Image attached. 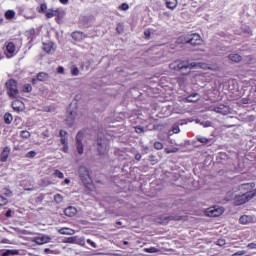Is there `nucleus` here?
I'll use <instances>...</instances> for the list:
<instances>
[{
  "instance_id": "39",
  "label": "nucleus",
  "mask_w": 256,
  "mask_h": 256,
  "mask_svg": "<svg viewBox=\"0 0 256 256\" xmlns=\"http://www.w3.org/2000/svg\"><path fill=\"white\" fill-rule=\"evenodd\" d=\"M71 73H72V75H73L74 77H77V75H79V68L73 67V68L71 69Z\"/></svg>"
},
{
  "instance_id": "31",
  "label": "nucleus",
  "mask_w": 256,
  "mask_h": 256,
  "mask_svg": "<svg viewBox=\"0 0 256 256\" xmlns=\"http://www.w3.org/2000/svg\"><path fill=\"white\" fill-rule=\"evenodd\" d=\"M48 11L47 9V4L43 3L40 5V7L38 8V13H46Z\"/></svg>"
},
{
  "instance_id": "58",
  "label": "nucleus",
  "mask_w": 256,
  "mask_h": 256,
  "mask_svg": "<svg viewBox=\"0 0 256 256\" xmlns=\"http://www.w3.org/2000/svg\"><path fill=\"white\" fill-rule=\"evenodd\" d=\"M28 35H35V29H31L27 32Z\"/></svg>"
},
{
  "instance_id": "57",
  "label": "nucleus",
  "mask_w": 256,
  "mask_h": 256,
  "mask_svg": "<svg viewBox=\"0 0 256 256\" xmlns=\"http://www.w3.org/2000/svg\"><path fill=\"white\" fill-rule=\"evenodd\" d=\"M57 71H58V73H63L65 71V68L60 66V67H58Z\"/></svg>"
},
{
  "instance_id": "36",
  "label": "nucleus",
  "mask_w": 256,
  "mask_h": 256,
  "mask_svg": "<svg viewBox=\"0 0 256 256\" xmlns=\"http://www.w3.org/2000/svg\"><path fill=\"white\" fill-rule=\"evenodd\" d=\"M55 203H63V196L61 194L54 195Z\"/></svg>"
},
{
  "instance_id": "54",
  "label": "nucleus",
  "mask_w": 256,
  "mask_h": 256,
  "mask_svg": "<svg viewBox=\"0 0 256 256\" xmlns=\"http://www.w3.org/2000/svg\"><path fill=\"white\" fill-rule=\"evenodd\" d=\"M173 133H179V131H181V129L179 128V126H176L172 129Z\"/></svg>"
},
{
  "instance_id": "14",
  "label": "nucleus",
  "mask_w": 256,
  "mask_h": 256,
  "mask_svg": "<svg viewBox=\"0 0 256 256\" xmlns=\"http://www.w3.org/2000/svg\"><path fill=\"white\" fill-rule=\"evenodd\" d=\"M12 108L14 109V111H17L19 113V111H23L25 109V104H23L21 100H14L12 102Z\"/></svg>"
},
{
  "instance_id": "64",
  "label": "nucleus",
  "mask_w": 256,
  "mask_h": 256,
  "mask_svg": "<svg viewBox=\"0 0 256 256\" xmlns=\"http://www.w3.org/2000/svg\"><path fill=\"white\" fill-rule=\"evenodd\" d=\"M244 103H248L246 99H243Z\"/></svg>"
},
{
  "instance_id": "48",
  "label": "nucleus",
  "mask_w": 256,
  "mask_h": 256,
  "mask_svg": "<svg viewBox=\"0 0 256 256\" xmlns=\"http://www.w3.org/2000/svg\"><path fill=\"white\" fill-rule=\"evenodd\" d=\"M63 153H68L69 151V144H64L62 148Z\"/></svg>"
},
{
  "instance_id": "19",
  "label": "nucleus",
  "mask_w": 256,
  "mask_h": 256,
  "mask_svg": "<svg viewBox=\"0 0 256 256\" xmlns=\"http://www.w3.org/2000/svg\"><path fill=\"white\" fill-rule=\"evenodd\" d=\"M42 49L46 53H53V51H55V47H54L53 42L43 43Z\"/></svg>"
},
{
  "instance_id": "35",
  "label": "nucleus",
  "mask_w": 256,
  "mask_h": 256,
  "mask_svg": "<svg viewBox=\"0 0 256 256\" xmlns=\"http://www.w3.org/2000/svg\"><path fill=\"white\" fill-rule=\"evenodd\" d=\"M61 235H72L73 234V230L67 229V228H63L60 230Z\"/></svg>"
},
{
  "instance_id": "45",
  "label": "nucleus",
  "mask_w": 256,
  "mask_h": 256,
  "mask_svg": "<svg viewBox=\"0 0 256 256\" xmlns=\"http://www.w3.org/2000/svg\"><path fill=\"white\" fill-rule=\"evenodd\" d=\"M3 205H7V200L5 199V197L0 195V207Z\"/></svg>"
},
{
  "instance_id": "42",
  "label": "nucleus",
  "mask_w": 256,
  "mask_h": 256,
  "mask_svg": "<svg viewBox=\"0 0 256 256\" xmlns=\"http://www.w3.org/2000/svg\"><path fill=\"white\" fill-rule=\"evenodd\" d=\"M119 9L121 11H127V9H129V4L123 3L122 5L119 6Z\"/></svg>"
},
{
  "instance_id": "16",
  "label": "nucleus",
  "mask_w": 256,
  "mask_h": 256,
  "mask_svg": "<svg viewBox=\"0 0 256 256\" xmlns=\"http://www.w3.org/2000/svg\"><path fill=\"white\" fill-rule=\"evenodd\" d=\"M64 214L67 217H75V215H77V208H75L73 206H69L68 208H66L64 210Z\"/></svg>"
},
{
  "instance_id": "21",
  "label": "nucleus",
  "mask_w": 256,
  "mask_h": 256,
  "mask_svg": "<svg viewBox=\"0 0 256 256\" xmlns=\"http://www.w3.org/2000/svg\"><path fill=\"white\" fill-rule=\"evenodd\" d=\"M252 221L253 217L249 215H243L239 218V223H241V225H248V223H251Z\"/></svg>"
},
{
  "instance_id": "63",
  "label": "nucleus",
  "mask_w": 256,
  "mask_h": 256,
  "mask_svg": "<svg viewBox=\"0 0 256 256\" xmlns=\"http://www.w3.org/2000/svg\"><path fill=\"white\" fill-rule=\"evenodd\" d=\"M26 19H34L35 17L34 16H25Z\"/></svg>"
},
{
  "instance_id": "47",
  "label": "nucleus",
  "mask_w": 256,
  "mask_h": 256,
  "mask_svg": "<svg viewBox=\"0 0 256 256\" xmlns=\"http://www.w3.org/2000/svg\"><path fill=\"white\" fill-rule=\"evenodd\" d=\"M117 155L119 157V161H123V159H125V154L121 151L117 152Z\"/></svg>"
},
{
  "instance_id": "62",
  "label": "nucleus",
  "mask_w": 256,
  "mask_h": 256,
  "mask_svg": "<svg viewBox=\"0 0 256 256\" xmlns=\"http://www.w3.org/2000/svg\"><path fill=\"white\" fill-rule=\"evenodd\" d=\"M44 253H51V249L46 248V249L44 250Z\"/></svg>"
},
{
  "instance_id": "6",
  "label": "nucleus",
  "mask_w": 256,
  "mask_h": 256,
  "mask_svg": "<svg viewBox=\"0 0 256 256\" xmlns=\"http://www.w3.org/2000/svg\"><path fill=\"white\" fill-rule=\"evenodd\" d=\"M188 45L199 47V45H203V38L197 33L189 34Z\"/></svg>"
},
{
  "instance_id": "22",
  "label": "nucleus",
  "mask_w": 256,
  "mask_h": 256,
  "mask_svg": "<svg viewBox=\"0 0 256 256\" xmlns=\"http://www.w3.org/2000/svg\"><path fill=\"white\" fill-rule=\"evenodd\" d=\"M177 5H179L177 0H166V7L172 11L177 8Z\"/></svg>"
},
{
  "instance_id": "34",
  "label": "nucleus",
  "mask_w": 256,
  "mask_h": 256,
  "mask_svg": "<svg viewBox=\"0 0 256 256\" xmlns=\"http://www.w3.org/2000/svg\"><path fill=\"white\" fill-rule=\"evenodd\" d=\"M2 195H5V197H11L13 193L11 192V190H9V188H4L2 189Z\"/></svg>"
},
{
  "instance_id": "32",
  "label": "nucleus",
  "mask_w": 256,
  "mask_h": 256,
  "mask_svg": "<svg viewBox=\"0 0 256 256\" xmlns=\"http://www.w3.org/2000/svg\"><path fill=\"white\" fill-rule=\"evenodd\" d=\"M148 161H150V163H152V165H156V163H159V160H157V156H155V155H150L148 158Z\"/></svg>"
},
{
  "instance_id": "51",
  "label": "nucleus",
  "mask_w": 256,
  "mask_h": 256,
  "mask_svg": "<svg viewBox=\"0 0 256 256\" xmlns=\"http://www.w3.org/2000/svg\"><path fill=\"white\" fill-rule=\"evenodd\" d=\"M217 245H219L220 247H223V245H225V240L219 239V240L217 241Z\"/></svg>"
},
{
  "instance_id": "25",
  "label": "nucleus",
  "mask_w": 256,
  "mask_h": 256,
  "mask_svg": "<svg viewBox=\"0 0 256 256\" xmlns=\"http://www.w3.org/2000/svg\"><path fill=\"white\" fill-rule=\"evenodd\" d=\"M19 255L18 250H6L2 253V256Z\"/></svg>"
},
{
  "instance_id": "27",
  "label": "nucleus",
  "mask_w": 256,
  "mask_h": 256,
  "mask_svg": "<svg viewBox=\"0 0 256 256\" xmlns=\"http://www.w3.org/2000/svg\"><path fill=\"white\" fill-rule=\"evenodd\" d=\"M6 19H13L15 17V11L14 10H7L5 12Z\"/></svg>"
},
{
  "instance_id": "15",
  "label": "nucleus",
  "mask_w": 256,
  "mask_h": 256,
  "mask_svg": "<svg viewBox=\"0 0 256 256\" xmlns=\"http://www.w3.org/2000/svg\"><path fill=\"white\" fill-rule=\"evenodd\" d=\"M59 13H61L59 11V9H56V10L55 9H48L45 12V17L47 19H53V17H57V15H59Z\"/></svg>"
},
{
  "instance_id": "18",
  "label": "nucleus",
  "mask_w": 256,
  "mask_h": 256,
  "mask_svg": "<svg viewBox=\"0 0 256 256\" xmlns=\"http://www.w3.org/2000/svg\"><path fill=\"white\" fill-rule=\"evenodd\" d=\"M87 36L80 31H76L72 33V39H74L75 41H83V39H86Z\"/></svg>"
},
{
  "instance_id": "60",
  "label": "nucleus",
  "mask_w": 256,
  "mask_h": 256,
  "mask_svg": "<svg viewBox=\"0 0 256 256\" xmlns=\"http://www.w3.org/2000/svg\"><path fill=\"white\" fill-rule=\"evenodd\" d=\"M60 3H62V5H67L69 3V0H60Z\"/></svg>"
},
{
  "instance_id": "3",
  "label": "nucleus",
  "mask_w": 256,
  "mask_h": 256,
  "mask_svg": "<svg viewBox=\"0 0 256 256\" xmlns=\"http://www.w3.org/2000/svg\"><path fill=\"white\" fill-rule=\"evenodd\" d=\"M6 88L8 89V95L10 97H19V90L17 89V81L11 79L6 82Z\"/></svg>"
},
{
  "instance_id": "5",
  "label": "nucleus",
  "mask_w": 256,
  "mask_h": 256,
  "mask_svg": "<svg viewBox=\"0 0 256 256\" xmlns=\"http://www.w3.org/2000/svg\"><path fill=\"white\" fill-rule=\"evenodd\" d=\"M4 54L6 55L7 59H11L17 55V47L15 43L8 42L5 46Z\"/></svg>"
},
{
  "instance_id": "37",
  "label": "nucleus",
  "mask_w": 256,
  "mask_h": 256,
  "mask_svg": "<svg viewBox=\"0 0 256 256\" xmlns=\"http://www.w3.org/2000/svg\"><path fill=\"white\" fill-rule=\"evenodd\" d=\"M154 149H156L157 151H161V149H163V143L157 141L154 143Z\"/></svg>"
},
{
  "instance_id": "7",
  "label": "nucleus",
  "mask_w": 256,
  "mask_h": 256,
  "mask_svg": "<svg viewBox=\"0 0 256 256\" xmlns=\"http://www.w3.org/2000/svg\"><path fill=\"white\" fill-rule=\"evenodd\" d=\"M109 151V140L102 139L98 140V153L105 155Z\"/></svg>"
},
{
  "instance_id": "8",
  "label": "nucleus",
  "mask_w": 256,
  "mask_h": 256,
  "mask_svg": "<svg viewBox=\"0 0 256 256\" xmlns=\"http://www.w3.org/2000/svg\"><path fill=\"white\" fill-rule=\"evenodd\" d=\"M33 243H36L37 245H45V243H50L51 242V237L45 235V234H40L32 239Z\"/></svg>"
},
{
  "instance_id": "23",
  "label": "nucleus",
  "mask_w": 256,
  "mask_h": 256,
  "mask_svg": "<svg viewBox=\"0 0 256 256\" xmlns=\"http://www.w3.org/2000/svg\"><path fill=\"white\" fill-rule=\"evenodd\" d=\"M195 97H199L198 93H194L186 97V102L187 103H197L199 101V98L195 99Z\"/></svg>"
},
{
  "instance_id": "2",
  "label": "nucleus",
  "mask_w": 256,
  "mask_h": 256,
  "mask_svg": "<svg viewBox=\"0 0 256 256\" xmlns=\"http://www.w3.org/2000/svg\"><path fill=\"white\" fill-rule=\"evenodd\" d=\"M255 197V194H252L251 192L244 193L242 195H236L234 198V205L239 207L240 205H245L248 201H251Z\"/></svg>"
},
{
  "instance_id": "56",
  "label": "nucleus",
  "mask_w": 256,
  "mask_h": 256,
  "mask_svg": "<svg viewBox=\"0 0 256 256\" xmlns=\"http://www.w3.org/2000/svg\"><path fill=\"white\" fill-rule=\"evenodd\" d=\"M59 14H56V17H63V15H65L64 11L59 10Z\"/></svg>"
},
{
  "instance_id": "38",
  "label": "nucleus",
  "mask_w": 256,
  "mask_h": 256,
  "mask_svg": "<svg viewBox=\"0 0 256 256\" xmlns=\"http://www.w3.org/2000/svg\"><path fill=\"white\" fill-rule=\"evenodd\" d=\"M54 176L58 177V179H63L65 177V174H63V172H60L59 170H55Z\"/></svg>"
},
{
  "instance_id": "17",
  "label": "nucleus",
  "mask_w": 256,
  "mask_h": 256,
  "mask_svg": "<svg viewBox=\"0 0 256 256\" xmlns=\"http://www.w3.org/2000/svg\"><path fill=\"white\" fill-rule=\"evenodd\" d=\"M176 43L178 45H189V34L182 35L177 38Z\"/></svg>"
},
{
  "instance_id": "33",
  "label": "nucleus",
  "mask_w": 256,
  "mask_h": 256,
  "mask_svg": "<svg viewBox=\"0 0 256 256\" xmlns=\"http://www.w3.org/2000/svg\"><path fill=\"white\" fill-rule=\"evenodd\" d=\"M23 91L24 93H31V91H33V87L31 86V84H25L23 86Z\"/></svg>"
},
{
  "instance_id": "20",
  "label": "nucleus",
  "mask_w": 256,
  "mask_h": 256,
  "mask_svg": "<svg viewBox=\"0 0 256 256\" xmlns=\"http://www.w3.org/2000/svg\"><path fill=\"white\" fill-rule=\"evenodd\" d=\"M228 59L230 61H233V63H241V61H243V56L239 55V54H229Z\"/></svg>"
},
{
  "instance_id": "55",
  "label": "nucleus",
  "mask_w": 256,
  "mask_h": 256,
  "mask_svg": "<svg viewBox=\"0 0 256 256\" xmlns=\"http://www.w3.org/2000/svg\"><path fill=\"white\" fill-rule=\"evenodd\" d=\"M135 159H136V161H141V154H140V153H137V154L135 155Z\"/></svg>"
},
{
  "instance_id": "46",
  "label": "nucleus",
  "mask_w": 256,
  "mask_h": 256,
  "mask_svg": "<svg viewBox=\"0 0 256 256\" xmlns=\"http://www.w3.org/2000/svg\"><path fill=\"white\" fill-rule=\"evenodd\" d=\"M37 155V152L35 151H29L27 154H26V157H30V158H33Z\"/></svg>"
},
{
  "instance_id": "41",
  "label": "nucleus",
  "mask_w": 256,
  "mask_h": 256,
  "mask_svg": "<svg viewBox=\"0 0 256 256\" xmlns=\"http://www.w3.org/2000/svg\"><path fill=\"white\" fill-rule=\"evenodd\" d=\"M86 243H88V245H91V247H93L94 249H97V244L93 240L87 239Z\"/></svg>"
},
{
  "instance_id": "13",
  "label": "nucleus",
  "mask_w": 256,
  "mask_h": 256,
  "mask_svg": "<svg viewBox=\"0 0 256 256\" xmlns=\"http://www.w3.org/2000/svg\"><path fill=\"white\" fill-rule=\"evenodd\" d=\"M215 113H221V115H227L229 113V107L225 104H219L218 106L214 107Z\"/></svg>"
},
{
  "instance_id": "12",
  "label": "nucleus",
  "mask_w": 256,
  "mask_h": 256,
  "mask_svg": "<svg viewBox=\"0 0 256 256\" xmlns=\"http://www.w3.org/2000/svg\"><path fill=\"white\" fill-rule=\"evenodd\" d=\"M49 79V74L45 72H40L37 74L36 78H32L33 85H37V81H47Z\"/></svg>"
},
{
  "instance_id": "26",
  "label": "nucleus",
  "mask_w": 256,
  "mask_h": 256,
  "mask_svg": "<svg viewBox=\"0 0 256 256\" xmlns=\"http://www.w3.org/2000/svg\"><path fill=\"white\" fill-rule=\"evenodd\" d=\"M20 137H22V139H29V137H31V132L27 130H22L20 133Z\"/></svg>"
},
{
  "instance_id": "28",
  "label": "nucleus",
  "mask_w": 256,
  "mask_h": 256,
  "mask_svg": "<svg viewBox=\"0 0 256 256\" xmlns=\"http://www.w3.org/2000/svg\"><path fill=\"white\" fill-rule=\"evenodd\" d=\"M197 141H199V143H202L203 145H207V143H209V138H205V137H201V136H197L196 137Z\"/></svg>"
},
{
  "instance_id": "61",
  "label": "nucleus",
  "mask_w": 256,
  "mask_h": 256,
  "mask_svg": "<svg viewBox=\"0 0 256 256\" xmlns=\"http://www.w3.org/2000/svg\"><path fill=\"white\" fill-rule=\"evenodd\" d=\"M69 183H71V180H69V179L66 178V179L64 180V185H69Z\"/></svg>"
},
{
  "instance_id": "50",
  "label": "nucleus",
  "mask_w": 256,
  "mask_h": 256,
  "mask_svg": "<svg viewBox=\"0 0 256 256\" xmlns=\"http://www.w3.org/2000/svg\"><path fill=\"white\" fill-rule=\"evenodd\" d=\"M60 137H61V138H67V131H65V130H60Z\"/></svg>"
},
{
  "instance_id": "1",
  "label": "nucleus",
  "mask_w": 256,
  "mask_h": 256,
  "mask_svg": "<svg viewBox=\"0 0 256 256\" xmlns=\"http://www.w3.org/2000/svg\"><path fill=\"white\" fill-rule=\"evenodd\" d=\"M195 63H189L188 60H175L169 64V68L172 71H176L180 75H189L191 73V69L195 67Z\"/></svg>"
},
{
  "instance_id": "11",
  "label": "nucleus",
  "mask_w": 256,
  "mask_h": 256,
  "mask_svg": "<svg viewBox=\"0 0 256 256\" xmlns=\"http://www.w3.org/2000/svg\"><path fill=\"white\" fill-rule=\"evenodd\" d=\"M11 154V148L6 146L0 154L1 163H5L7 159H9V155Z\"/></svg>"
},
{
  "instance_id": "53",
  "label": "nucleus",
  "mask_w": 256,
  "mask_h": 256,
  "mask_svg": "<svg viewBox=\"0 0 256 256\" xmlns=\"http://www.w3.org/2000/svg\"><path fill=\"white\" fill-rule=\"evenodd\" d=\"M60 142H61L62 145H69L68 142H67V138H61Z\"/></svg>"
},
{
  "instance_id": "10",
  "label": "nucleus",
  "mask_w": 256,
  "mask_h": 256,
  "mask_svg": "<svg viewBox=\"0 0 256 256\" xmlns=\"http://www.w3.org/2000/svg\"><path fill=\"white\" fill-rule=\"evenodd\" d=\"M79 173H80V177H81V180L83 181V183H89V170H87V168L85 167H81L80 170H79Z\"/></svg>"
},
{
  "instance_id": "30",
  "label": "nucleus",
  "mask_w": 256,
  "mask_h": 256,
  "mask_svg": "<svg viewBox=\"0 0 256 256\" xmlns=\"http://www.w3.org/2000/svg\"><path fill=\"white\" fill-rule=\"evenodd\" d=\"M145 253H159V249L156 247L144 248Z\"/></svg>"
},
{
  "instance_id": "49",
  "label": "nucleus",
  "mask_w": 256,
  "mask_h": 256,
  "mask_svg": "<svg viewBox=\"0 0 256 256\" xmlns=\"http://www.w3.org/2000/svg\"><path fill=\"white\" fill-rule=\"evenodd\" d=\"M116 30L118 33H123V24H118Z\"/></svg>"
},
{
  "instance_id": "52",
  "label": "nucleus",
  "mask_w": 256,
  "mask_h": 256,
  "mask_svg": "<svg viewBox=\"0 0 256 256\" xmlns=\"http://www.w3.org/2000/svg\"><path fill=\"white\" fill-rule=\"evenodd\" d=\"M249 249H256V243H249L247 246Z\"/></svg>"
},
{
  "instance_id": "9",
  "label": "nucleus",
  "mask_w": 256,
  "mask_h": 256,
  "mask_svg": "<svg viewBox=\"0 0 256 256\" xmlns=\"http://www.w3.org/2000/svg\"><path fill=\"white\" fill-rule=\"evenodd\" d=\"M76 148L79 155H83V134L78 132L76 135Z\"/></svg>"
},
{
  "instance_id": "44",
  "label": "nucleus",
  "mask_w": 256,
  "mask_h": 256,
  "mask_svg": "<svg viewBox=\"0 0 256 256\" xmlns=\"http://www.w3.org/2000/svg\"><path fill=\"white\" fill-rule=\"evenodd\" d=\"M134 129L137 133H143V131H145L142 126H135Z\"/></svg>"
},
{
  "instance_id": "43",
  "label": "nucleus",
  "mask_w": 256,
  "mask_h": 256,
  "mask_svg": "<svg viewBox=\"0 0 256 256\" xmlns=\"http://www.w3.org/2000/svg\"><path fill=\"white\" fill-rule=\"evenodd\" d=\"M145 39H151V30L147 29L144 31Z\"/></svg>"
},
{
  "instance_id": "29",
  "label": "nucleus",
  "mask_w": 256,
  "mask_h": 256,
  "mask_svg": "<svg viewBox=\"0 0 256 256\" xmlns=\"http://www.w3.org/2000/svg\"><path fill=\"white\" fill-rule=\"evenodd\" d=\"M75 115H77V112L72 111L70 112L68 119H66V121L70 120V123H69L70 126L73 125V120L75 119Z\"/></svg>"
},
{
  "instance_id": "59",
  "label": "nucleus",
  "mask_w": 256,
  "mask_h": 256,
  "mask_svg": "<svg viewBox=\"0 0 256 256\" xmlns=\"http://www.w3.org/2000/svg\"><path fill=\"white\" fill-rule=\"evenodd\" d=\"M12 211L11 210H7V212H6V217H11V215H12Z\"/></svg>"
},
{
  "instance_id": "24",
  "label": "nucleus",
  "mask_w": 256,
  "mask_h": 256,
  "mask_svg": "<svg viewBox=\"0 0 256 256\" xmlns=\"http://www.w3.org/2000/svg\"><path fill=\"white\" fill-rule=\"evenodd\" d=\"M12 121H13V116L9 113H6L4 115V122L6 123V125H11Z\"/></svg>"
},
{
  "instance_id": "4",
  "label": "nucleus",
  "mask_w": 256,
  "mask_h": 256,
  "mask_svg": "<svg viewBox=\"0 0 256 256\" xmlns=\"http://www.w3.org/2000/svg\"><path fill=\"white\" fill-rule=\"evenodd\" d=\"M225 213V209L219 206H212L205 210V215L207 217H221Z\"/></svg>"
},
{
  "instance_id": "40",
  "label": "nucleus",
  "mask_w": 256,
  "mask_h": 256,
  "mask_svg": "<svg viewBox=\"0 0 256 256\" xmlns=\"http://www.w3.org/2000/svg\"><path fill=\"white\" fill-rule=\"evenodd\" d=\"M200 67L201 69H209L210 71H213V67L209 66V64L201 63Z\"/></svg>"
}]
</instances>
